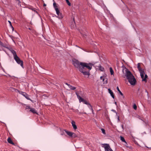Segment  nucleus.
<instances>
[{"label": "nucleus", "instance_id": "nucleus-1", "mask_svg": "<svg viewBox=\"0 0 151 151\" xmlns=\"http://www.w3.org/2000/svg\"><path fill=\"white\" fill-rule=\"evenodd\" d=\"M73 63L75 67L78 68L83 75H89V71L92 68V63L80 62L76 60H73Z\"/></svg>", "mask_w": 151, "mask_h": 151}, {"label": "nucleus", "instance_id": "nucleus-2", "mask_svg": "<svg viewBox=\"0 0 151 151\" xmlns=\"http://www.w3.org/2000/svg\"><path fill=\"white\" fill-rule=\"evenodd\" d=\"M125 71L126 74L125 75V76H126L127 79L131 85H134L136 83V80L134 76L128 69H126Z\"/></svg>", "mask_w": 151, "mask_h": 151}, {"label": "nucleus", "instance_id": "nucleus-3", "mask_svg": "<svg viewBox=\"0 0 151 151\" xmlns=\"http://www.w3.org/2000/svg\"><path fill=\"white\" fill-rule=\"evenodd\" d=\"M102 147L104 148L105 151H113L110 147L109 144H102Z\"/></svg>", "mask_w": 151, "mask_h": 151}, {"label": "nucleus", "instance_id": "nucleus-4", "mask_svg": "<svg viewBox=\"0 0 151 151\" xmlns=\"http://www.w3.org/2000/svg\"><path fill=\"white\" fill-rule=\"evenodd\" d=\"M14 59L18 64H20L22 67H23V62L20 59V58L18 56L14 58Z\"/></svg>", "mask_w": 151, "mask_h": 151}, {"label": "nucleus", "instance_id": "nucleus-5", "mask_svg": "<svg viewBox=\"0 0 151 151\" xmlns=\"http://www.w3.org/2000/svg\"><path fill=\"white\" fill-rule=\"evenodd\" d=\"M18 92L19 93L22 95L24 96L26 99L28 100H30L31 101H32L30 98L29 95L27 94L26 93L22 91H18Z\"/></svg>", "mask_w": 151, "mask_h": 151}, {"label": "nucleus", "instance_id": "nucleus-6", "mask_svg": "<svg viewBox=\"0 0 151 151\" xmlns=\"http://www.w3.org/2000/svg\"><path fill=\"white\" fill-rule=\"evenodd\" d=\"M53 5L56 11L57 14H59L60 12L56 5V3L55 2L53 4Z\"/></svg>", "mask_w": 151, "mask_h": 151}, {"label": "nucleus", "instance_id": "nucleus-7", "mask_svg": "<svg viewBox=\"0 0 151 151\" xmlns=\"http://www.w3.org/2000/svg\"><path fill=\"white\" fill-rule=\"evenodd\" d=\"M76 94L77 96V97L79 100L80 102H83L85 100L83 98H81L78 94V93L76 92Z\"/></svg>", "mask_w": 151, "mask_h": 151}, {"label": "nucleus", "instance_id": "nucleus-8", "mask_svg": "<svg viewBox=\"0 0 151 151\" xmlns=\"http://www.w3.org/2000/svg\"><path fill=\"white\" fill-rule=\"evenodd\" d=\"M100 79L103 80V81L104 82V84H106L107 83V79L106 78H104V76H101L100 77Z\"/></svg>", "mask_w": 151, "mask_h": 151}, {"label": "nucleus", "instance_id": "nucleus-9", "mask_svg": "<svg viewBox=\"0 0 151 151\" xmlns=\"http://www.w3.org/2000/svg\"><path fill=\"white\" fill-rule=\"evenodd\" d=\"M140 73V76L142 78H144L145 74L144 70L143 69H141L139 71Z\"/></svg>", "mask_w": 151, "mask_h": 151}, {"label": "nucleus", "instance_id": "nucleus-10", "mask_svg": "<svg viewBox=\"0 0 151 151\" xmlns=\"http://www.w3.org/2000/svg\"><path fill=\"white\" fill-rule=\"evenodd\" d=\"M71 124H72V126H73L74 129L75 130L77 128V127L76 124L75 122L74 121H73L71 122Z\"/></svg>", "mask_w": 151, "mask_h": 151}, {"label": "nucleus", "instance_id": "nucleus-11", "mask_svg": "<svg viewBox=\"0 0 151 151\" xmlns=\"http://www.w3.org/2000/svg\"><path fill=\"white\" fill-rule=\"evenodd\" d=\"M7 141L9 143L12 144V145H15L14 143L13 142L12 140L10 137H8L7 139Z\"/></svg>", "mask_w": 151, "mask_h": 151}, {"label": "nucleus", "instance_id": "nucleus-12", "mask_svg": "<svg viewBox=\"0 0 151 151\" xmlns=\"http://www.w3.org/2000/svg\"><path fill=\"white\" fill-rule=\"evenodd\" d=\"M10 51L13 55L14 58L16 56H17V55L16 52L13 49H11L10 50Z\"/></svg>", "mask_w": 151, "mask_h": 151}, {"label": "nucleus", "instance_id": "nucleus-13", "mask_svg": "<svg viewBox=\"0 0 151 151\" xmlns=\"http://www.w3.org/2000/svg\"><path fill=\"white\" fill-rule=\"evenodd\" d=\"M97 67H98L97 68L99 69L101 71H104V68L102 67L101 65H99L98 66H97Z\"/></svg>", "mask_w": 151, "mask_h": 151}, {"label": "nucleus", "instance_id": "nucleus-14", "mask_svg": "<svg viewBox=\"0 0 151 151\" xmlns=\"http://www.w3.org/2000/svg\"><path fill=\"white\" fill-rule=\"evenodd\" d=\"M108 91H109V93H110V94L111 95V96H112V97L114 99V93L110 89H108Z\"/></svg>", "mask_w": 151, "mask_h": 151}, {"label": "nucleus", "instance_id": "nucleus-15", "mask_svg": "<svg viewBox=\"0 0 151 151\" xmlns=\"http://www.w3.org/2000/svg\"><path fill=\"white\" fill-rule=\"evenodd\" d=\"M64 131L66 132V133L67 134L70 136V137H72V135L73 132H69L66 131V130H65Z\"/></svg>", "mask_w": 151, "mask_h": 151}, {"label": "nucleus", "instance_id": "nucleus-16", "mask_svg": "<svg viewBox=\"0 0 151 151\" xmlns=\"http://www.w3.org/2000/svg\"><path fill=\"white\" fill-rule=\"evenodd\" d=\"M30 111L34 114H37L36 110L34 108H31Z\"/></svg>", "mask_w": 151, "mask_h": 151}, {"label": "nucleus", "instance_id": "nucleus-17", "mask_svg": "<svg viewBox=\"0 0 151 151\" xmlns=\"http://www.w3.org/2000/svg\"><path fill=\"white\" fill-rule=\"evenodd\" d=\"M29 8V9L32 10V11L35 12L37 13H38V12H37V11H36V10H35V8H33V7L31 6H30Z\"/></svg>", "mask_w": 151, "mask_h": 151}, {"label": "nucleus", "instance_id": "nucleus-18", "mask_svg": "<svg viewBox=\"0 0 151 151\" xmlns=\"http://www.w3.org/2000/svg\"><path fill=\"white\" fill-rule=\"evenodd\" d=\"M57 15L58 16H56V17L59 19H61L63 17V15L60 13L59 14H57Z\"/></svg>", "mask_w": 151, "mask_h": 151}, {"label": "nucleus", "instance_id": "nucleus-19", "mask_svg": "<svg viewBox=\"0 0 151 151\" xmlns=\"http://www.w3.org/2000/svg\"><path fill=\"white\" fill-rule=\"evenodd\" d=\"M141 64H142V63H139L137 64V68L139 71L142 69L141 68Z\"/></svg>", "mask_w": 151, "mask_h": 151}, {"label": "nucleus", "instance_id": "nucleus-20", "mask_svg": "<svg viewBox=\"0 0 151 151\" xmlns=\"http://www.w3.org/2000/svg\"><path fill=\"white\" fill-rule=\"evenodd\" d=\"M147 78V76L146 74H145V77H144L143 78H142V81H145V82H146V78Z\"/></svg>", "mask_w": 151, "mask_h": 151}, {"label": "nucleus", "instance_id": "nucleus-21", "mask_svg": "<svg viewBox=\"0 0 151 151\" xmlns=\"http://www.w3.org/2000/svg\"><path fill=\"white\" fill-rule=\"evenodd\" d=\"M69 87L70 88V89L74 90L76 89V88L75 87L73 86L70 85H68Z\"/></svg>", "mask_w": 151, "mask_h": 151}, {"label": "nucleus", "instance_id": "nucleus-22", "mask_svg": "<svg viewBox=\"0 0 151 151\" xmlns=\"http://www.w3.org/2000/svg\"><path fill=\"white\" fill-rule=\"evenodd\" d=\"M120 139H121V140L122 141L125 142L126 143V144L127 145V142L125 141V139H124V137H122V136H120Z\"/></svg>", "mask_w": 151, "mask_h": 151}, {"label": "nucleus", "instance_id": "nucleus-23", "mask_svg": "<svg viewBox=\"0 0 151 151\" xmlns=\"http://www.w3.org/2000/svg\"><path fill=\"white\" fill-rule=\"evenodd\" d=\"M117 88V90L118 91H119V93L120 94L122 95V96H123V94L121 92V91L120 90L119 88L118 87H117V88Z\"/></svg>", "mask_w": 151, "mask_h": 151}, {"label": "nucleus", "instance_id": "nucleus-24", "mask_svg": "<svg viewBox=\"0 0 151 151\" xmlns=\"http://www.w3.org/2000/svg\"><path fill=\"white\" fill-rule=\"evenodd\" d=\"M110 70L111 74V75H113L114 74V71H113L112 68L111 67L110 68Z\"/></svg>", "mask_w": 151, "mask_h": 151}, {"label": "nucleus", "instance_id": "nucleus-25", "mask_svg": "<svg viewBox=\"0 0 151 151\" xmlns=\"http://www.w3.org/2000/svg\"><path fill=\"white\" fill-rule=\"evenodd\" d=\"M77 137V135L75 133L73 132L72 135L71 137H73V138H75Z\"/></svg>", "mask_w": 151, "mask_h": 151}, {"label": "nucleus", "instance_id": "nucleus-26", "mask_svg": "<svg viewBox=\"0 0 151 151\" xmlns=\"http://www.w3.org/2000/svg\"><path fill=\"white\" fill-rule=\"evenodd\" d=\"M16 2L19 5H20L21 2L19 0H15Z\"/></svg>", "mask_w": 151, "mask_h": 151}, {"label": "nucleus", "instance_id": "nucleus-27", "mask_svg": "<svg viewBox=\"0 0 151 151\" xmlns=\"http://www.w3.org/2000/svg\"><path fill=\"white\" fill-rule=\"evenodd\" d=\"M67 4H68V5L69 6H71V4L69 1L68 0H65Z\"/></svg>", "mask_w": 151, "mask_h": 151}, {"label": "nucleus", "instance_id": "nucleus-28", "mask_svg": "<svg viewBox=\"0 0 151 151\" xmlns=\"http://www.w3.org/2000/svg\"><path fill=\"white\" fill-rule=\"evenodd\" d=\"M133 108L134 110H136L137 109V106L135 104H134L133 106Z\"/></svg>", "mask_w": 151, "mask_h": 151}, {"label": "nucleus", "instance_id": "nucleus-29", "mask_svg": "<svg viewBox=\"0 0 151 151\" xmlns=\"http://www.w3.org/2000/svg\"><path fill=\"white\" fill-rule=\"evenodd\" d=\"M89 108L91 109V110L92 111V112L93 113V109L92 108V106L90 105H89Z\"/></svg>", "mask_w": 151, "mask_h": 151}, {"label": "nucleus", "instance_id": "nucleus-30", "mask_svg": "<svg viewBox=\"0 0 151 151\" xmlns=\"http://www.w3.org/2000/svg\"><path fill=\"white\" fill-rule=\"evenodd\" d=\"M31 108V107L29 106V105L26 106V109H30Z\"/></svg>", "mask_w": 151, "mask_h": 151}, {"label": "nucleus", "instance_id": "nucleus-31", "mask_svg": "<svg viewBox=\"0 0 151 151\" xmlns=\"http://www.w3.org/2000/svg\"><path fill=\"white\" fill-rule=\"evenodd\" d=\"M8 22L9 23V24H10V26H11V27L13 29L14 28L12 25L11 22L9 21H8Z\"/></svg>", "mask_w": 151, "mask_h": 151}, {"label": "nucleus", "instance_id": "nucleus-32", "mask_svg": "<svg viewBox=\"0 0 151 151\" xmlns=\"http://www.w3.org/2000/svg\"><path fill=\"white\" fill-rule=\"evenodd\" d=\"M101 130L102 131V132L104 134H105V130L104 129H101Z\"/></svg>", "mask_w": 151, "mask_h": 151}, {"label": "nucleus", "instance_id": "nucleus-33", "mask_svg": "<svg viewBox=\"0 0 151 151\" xmlns=\"http://www.w3.org/2000/svg\"><path fill=\"white\" fill-rule=\"evenodd\" d=\"M83 103L86 104H88V103L85 100L83 102Z\"/></svg>", "mask_w": 151, "mask_h": 151}, {"label": "nucleus", "instance_id": "nucleus-34", "mask_svg": "<svg viewBox=\"0 0 151 151\" xmlns=\"http://www.w3.org/2000/svg\"><path fill=\"white\" fill-rule=\"evenodd\" d=\"M0 45H2V46H3V45H4V44H3V43H2V42H0Z\"/></svg>", "mask_w": 151, "mask_h": 151}, {"label": "nucleus", "instance_id": "nucleus-35", "mask_svg": "<svg viewBox=\"0 0 151 151\" xmlns=\"http://www.w3.org/2000/svg\"><path fill=\"white\" fill-rule=\"evenodd\" d=\"M147 111H148V109H145V112L146 113L147 112Z\"/></svg>", "mask_w": 151, "mask_h": 151}, {"label": "nucleus", "instance_id": "nucleus-36", "mask_svg": "<svg viewBox=\"0 0 151 151\" xmlns=\"http://www.w3.org/2000/svg\"><path fill=\"white\" fill-rule=\"evenodd\" d=\"M46 6V4H43V6Z\"/></svg>", "mask_w": 151, "mask_h": 151}, {"label": "nucleus", "instance_id": "nucleus-37", "mask_svg": "<svg viewBox=\"0 0 151 151\" xmlns=\"http://www.w3.org/2000/svg\"><path fill=\"white\" fill-rule=\"evenodd\" d=\"M112 111H113L114 112H116V111L115 110H112Z\"/></svg>", "mask_w": 151, "mask_h": 151}, {"label": "nucleus", "instance_id": "nucleus-38", "mask_svg": "<svg viewBox=\"0 0 151 151\" xmlns=\"http://www.w3.org/2000/svg\"><path fill=\"white\" fill-rule=\"evenodd\" d=\"M64 134V132H62L61 133V135H63Z\"/></svg>", "mask_w": 151, "mask_h": 151}, {"label": "nucleus", "instance_id": "nucleus-39", "mask_svg": "<svg viewBox=\"0 0 151 151\" xmlns=\"http://www.w3.org/2000/svg\"><path fill=\"white\" fill-rule=\"evenodd\" d=\"M65 84L68 86V85H70L69 84H68L67 83H65Z\"/></svg>", "mask_w": 151, "mask_h": 151}, {"label": "nucleus", "instance_id": "nucleus-40", "mask_svg": "<svg viewBox=\"0 0 151 151\" xmlns=\"http://www.w3.org/2000/svg\"><path fill=\"white\" fill-rule=\"evenodd\" d=\"M83 37H86V35H83Z\"/></svg>", "mask_w": 151, "mask_h": 151}, {"label": "nucleus", "instance_id": "nucleus-41", "mask_svg": "<svg viewBox=\"0 0 151 151\" xmlns=\"http://www.w3.org/2000/svg\"><path fill=\"white\" fill-rule=\"evenodd\" d=\"M122 128L123 129H124V127H123V125H122Z\"/></svg>", "mask_w": 151, "mask_h": 151}, {"label": "nucleus", "instance_id": "nucleus-42", "mask_svg": "<svg viewBox=\"0 0 151 151\" xmlns=\"http://www.w3.org/2000/svg\"><path fill=\"white\" fill-rule=\"evenodd\" d=\"M145 92L147 93V95H148V93L147 92V91L146 90Z\"/></svg>", "mask_w": 151, "mask_h": 151}, {"label": "nucleus", "instance_id": "nucleus-43", "mask_svg": "<svg viewBox=\"0 0 151 151\" xmlns=\"http://www.w3.org/2000/svg\"><path fill=\"white\" fill-rule=\"evenodd\" d=\"M29 30H31V31L32 30V29L31 28H29Z\"/></svg>", "mask_w": 151, "mask_h": 151}, {"label": "nucleus", "instance_id": "nucleus-44", "mask_svg": "<svg viewBox=\"0 0 151 151\" xmlns=\"http://www.w3.org/2000/svg\"><path fill=\"white\" fill-rule=\"evenodd\" d=\"M118 120L119 121V116H118Z\"/></svg>", "mask_w": 151, "mask_h": 151}, {"label": "nucleus", "instance_id": "nucleus-45", "mask_svg": "<svg viewBox=\"0 0 151 151\" xmlns=\"http://www.w3.org/2000/svg\"><path fill=\"white\" fill-rule=\"evenodd\" d=\"M115 104L116 105H117V103L116 102H115Z\"/></svg>", "mask_w": 151, "mask_h": 151}, {"label": "nucleus", "instance_id": "nucleus-46", "mask_svg": "<svg viewBox=\"0 0 151 151\" xmlns=\"http://www.w3.org/2000/svg\"><path fill=\"white\" fill-rule=\"evenodd\" d=\"M126 145V146L127 147H129L128 146H127V145Z\"/></svg>", "mask_w": 151, "mask_h": 151}, {"label": "nucleus", "instance_id": "nucleus-47", "mask_svg": "<svg viewBox=\"0 0 151 151\" xmlns=\"http://www.w3.org/2000/svg\"><path fill=\"white\" fill-rule=\"evenodd\" d=\"M104 82H106V80H104Z\"/></svg>", "mask_w": 151, "mask_h": 151}, {"label": "nucleus", "instance_id": "nucleus-48", "mask_svg": "<svg viewBox=\"0 0 151 151\" xmlns=\"http://www.w3.org/2000/svg\"><path fill=\"white\" fill-rule=\"evenodd\" d=\"M150 148L151 149V147Z\"/></svg>", "mask_w": 151, "mask_h": 151}]
</instances>
